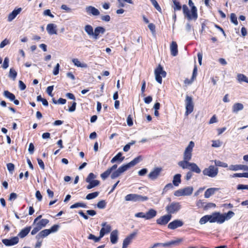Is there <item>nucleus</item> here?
Segmentation results:
<instances>
[{"mask_svg":"<svg viewBox=\"0 0 248 248\" xmlns=\"http://www.w3.org/2000/svg\"><path fill=\"white\" fill-rule=\"evenodd\" d=\"M84 31L90 37L93 38V29L90 25H86L84 27Z\"/></svg>","mask_w":248,"mask_h":248,"instance_id":"nucleus-30","label":"nucleus"},{"mask_svg":"<svg viewBox=\"0 0 248 248\" xmlns=\"http://www.w3.org/2000/svg\"><path fill=\"white\" fill-rule=\"evenodd\" d=\"M110 170L108 169L106 171L101 174V177L103 180H105L111 173Z\"/></svg>","mask_w":248,"mask_h":248,"instance_id":"nucleus-50","label":"nucleus"},{"mask_svg":"<svg viewBox=\"0 0 248 248\" xmlns=\"http://www.w3.org/2000/svg\"><path fill=\"white\" fill-rule=\"evenodd\" d=\"M124 158V157L122 156V154L121 152H120L112 158V159L111 160V163H113L118 160L120 161V162H122L123 161Z\"/></svg>","mask_w":248,"mask_h":248,"instance_id":"nucleus-34","label":"nucleus"},{"mask_svg":"<svg viewBox=\"0 0 248 248\" xmlns=\"http://www.w3.org/2000/svg\"><path fill=\"white\" fill-rule=\"evenodd\" d=\"M18 83H19V88H20V89L22 91L23 90H24L26 88V85L23 83V82L21 80H19V82H18Z\"/></svg>","mask_w":248,"mask_h":248,"instance_id":"nucleus-61","label":"nucleus"},{"mask_svg":"<svg viewBox=\"0 0 248 248\" xmlns=\"http://www.w3.org/2000/svg\"><path fill=\"white\" fill-rule=\"evenodd\" d=\"M190 162L188 160L183 159V160L179 161L178 163V165L183 169H187L190 167Z\"/></svg>","mask_w":248,"mask_h":248,"instance_id":"nucleus-33","label":"nucleus"},{"mask_svg":"<svg viewBox=\"0 0 248 248\" xmlns=\"http://www.w3.org/2000/svg\"><path fill=\"white\" fill-rule=\"evenodd\" d=\"M31 229V227H26L22 229L18 234V236L20 238H24L30 232Z\"/></svg>","mask_w":248,"mask_h":248,"instance_id":"nucleus-32","label":"nucleus"},{"mask_svg":"<svg viewBox=\"0 0 248 248\" xmlns=\"http://www.w3.org/2000/svg\"><path fill=\"white\" fill-rule=\"evenodd\" d=\"M106 206V202L104 200H102L98 202L97 207L99 209H104Z\"/></svg>","mask_w":248,"mask_h":248,"instance_id":"nucleus-52","label":"nucleus"},{"mask_svg":"<svg viewBox=\"0 0 248 248\" xmlns=\"http://www.w3.org/2000/svg\"><path fill=\"white\" fill-rule=\"evenodd\" d=\"M244 108V105L240 103H236L233 104L232 107V111L234 113H237L238 111L243 110Z\"/></svg>","mask_w":248,"mask_h":248,"instance_id":"nucleus-24","label":"nucleus"},{"mask_svg":"<svg viewBox=\"0 0 248 248\" xmlns=\"http://www.w3.org/2000/svg\"><path fill=\"white\" fill-rule=\"evenodd\" d=\"M49 223V220L47 219H42L37 223L36 225L40 229H42L45 227Z\"/></svg>","mask_w":248,"mask_h":248,"instance_id":"nucleus-35","label":"nucleus"},{"mask_svg":"<svg viewBox=\"0 0 248 248\" xmlns=\"http://www.w3.org/2000/svg\"><path fill=\"white\" fill-rule=\"evenodd\" d=\"M216 204L212 202H209L206 204V205L204 206V208L205 209H208L209 208H214L216 207Z\"/></svg>","mask_w":248,"mask_h":248,"instance_id":"nucleus-57","label":"nucleus"},{"mask_svg":"<svg viewBox=\"0 0 248 248\" xmlns=\"http://www.w3.org/2000/svg\"><path fill=\"white\" fill-rule=\"evenodd\" d=\"M173 184L171 183H169L167 184L163 189L162 194H164L170 189H172L173 188Z\"/></svg>","mask_w":248,"mask_h":248,"instance_id":"nucleus-43","label":"nucleus"},{"mask_svg":"<svg viewBox=\"0 0 248 248\" xmlns=\"http://www.w3.org/2000/svg\"><path fill=\"white\" fill-rule=\"evenodd\" d=\"M238 190L248 189V185L239 184L237 186Z\"/></svg>","mask_w":248,"mask_h":248,"instance_id":"nucleus-62","label":"nucleus"},{"mask_svg":"<svg viewBox=\"0 0 248 248\" xmlns=\"http://www.w3.org/2000/svg\"><path fill=\"white\" fill-rule=\"evenodd\" d=\"M59 228V226L58 225H54L51 227L50 229H49V231H50V233L52 232H55L58 231Z\"/></svg>","mask_w":248,"mask_h":248,"instance_id":"nucleus-58","label":"nucleus"},{"mask_svg":"<svg viewBox=\"0 0 248 248\" xmlns=\"http://www.w3.org/2000/svg\"><path fill=\"white\" fill-rule=\"evenodd\" d=\"M34 150V146L32 143H30L29 146L28 151L30 154L32 155Z\"/></svg>","mask_w":248,"mask_h":248,"instance_id":"nucleus-60","label":"nucleus"},{"mask_svg":"<svg viewBox=\"0 0 248 248\" xmlns=\"http://www.w3.org/2000/svg\"><path fill=\"white\" fill-rule=\"evenodd\" d=\"M136 234V232H133L127 236L123 241L122 248H127Z\"/></svg>","mask_w":248,"mask_h":248,"instance_id":"nucleus-13","label":"nucleus"},{"mask_svg":"<svg viewBox=\"0 0 248 248\" xmlns=\"http://www.w3.org/2000/svg\"><path fill=\"white\" fill-rule=\"evenodd\" d=\"M19 241L17 237H14L11 239H4L2 240V243L7 246H13L16 244Z\"/></svg>","mask_w":248,"mask_h":248,"instance_id":"nucleus-17","label":"nucleus"},{"mask_svg":"<svg viewBox=\"0 0 248 248\" xmlns=\"http://www.w3.org/2000/svg\"><path fill=\"white\" fill-rule=\"evenodd\" d=\"M21 8H18L14 10L11 13L9 14L7 20L9 22L12 21L14 18H15L16 16L21 12Z\"/></svg>","mask_w":248,"mask_h":248,"instance_id":"nucleus-21","label":"nucleus"},{"mask_svg":"<svg viewBox=\"0 0 248 248\" xmlns=\"http://www.w3.org/2000/svg\"><path fill=\"white\" fill-rule=\"evenodd\" d=\"M180 209L181 205L179 202H172L166 207V211L170 215L176 213Z\"/></svg>","mask_w":248,"mask_h":248,"instance_id":"nucleus-7","label":"nucleus"},{"mask_svg":"<svg viewBox=\"0 0 248 248\" xmlns=\"http://www.w3.org/2000/svg\"><path fill=\"white\" fill-rule=\"evenodd\" d=\"M9 58L8 57L5 58V59L4 60L3 63L2 65V67L4 69H7L8 67V66H9Z\"/></svg>","mask_w":248,"mask_h":248,"instance_id":"nucleus-53","label":"nucleus"},{"mask_svg":"<svg viewBox=\"0 0 248 248\" xmlns=\"http://www.w3.org/2000/svg\"><path fill=\"white\" fill-rule=\"evenodd\" d=\"M110 238V241L112 244H114L117 242L118 239V232L117 230H114L111 232Z\"/></svg>","mask_w":248,"mask_h":248,"instance_id":"nucleus-27","label":"nucleus"},{"mask_svg":"<svg viewBox=\"0 0 248 248\" xmlns=\"http://www.w3.org/2000/svg\"><path fill=\"white\" fill-rule=\"evenodd\" d=\"M173 9L174 11H179L181 9V5H180L179 2L177 1L176 0H173Z\"/></svg>","mask_w":248,"mask_h":248,"instance_id":"nucleus-45","label":"nucleus"},{"mask_svg":"<svg viewBox=\"0 0 248 248\" xmlns=\"http://www.w3.org/2000/svg\"><path fill=\"white\" fill-rule=\"evenodd\" d=\"M215 166L221 167L223 168H227L228 167V164L226 163L221 162L219 160H215L214 161Z\"/></svg>","mask_w":248,"mask_h":248,"instance_id":"nucleus-44","label":"nucleus"},{"mask_svg":"<svg viewBox=\"0 0 248 248\" xmlns=\"http://www.w3.org/2000/svg\"><path fill=\"white\" fill-rule=\"evenodd\" d=\"M7 168L9 171L12 173L15 169V165L11 163H8L7 164Z\"/></svg>","mask_w":248,"mask_h":248,"instance_id":"nucleus-55","label":"nucleus"},{"mask_svg":"<svg viewBox=\"0 0 248 248\" xmlns=\"http://www.w3.org/2000/svg\"><path fill=\"white\" fill-rule=\"evenodd\" d=\"M218 173V169L214 165H210L202 170V173L204 176H207L210 178L216 177Z\"/></svg>","mask_w":248,"mask_h":248,"instance_id":"nucleus-3","label":"nucleus"},{"mask_svg":"<svg viewBox=\"0 0 248 248\" xmlns=\"http://www.w3.org/2000/svg\"><path fill=\"white\" fill-rule=\"evenodd\" d=\"M161 170L162 169L161 168L158 167L155 168L152 171L150 172V173L149 174V178L152 180H155L156 179L157 177L159 176Z\"/></svg>","mask_w":248,"mask_h":248,"instance_id":"nucleus-20","label":"nucleus"},{"mask_svg":"<svg viewBox=\"0 0 248 248\" xmlns=\"http://www.w3.org/2000/svg\"><path fill=\"white\" fill-rule=\"evenodd\" d=\"M126 121H127V125L129 126H132L133 125V120H132V117H131V116L130 115H129L127 117Z\"/></svg>","mask_w":248,"mask_h":248,"instance_id":"nucleus-63","label":"nucleus"},{"mask_svg":"<svg viewBox=\"0 0 248 248\" xmlns=\"http://www.w3.org/2000/svg\"><path fill=\"white\" fill-rule=\"evenodd\" d=\"M193 191V188L192 186H187L175 191L174 195L176 197L189 196L191 195Z\"/></svg>","mask_w":248,"mask_h":248,"instance_id":"nucleus-6","label":"nucleus"},{"mask_svg":"<svg viewBox=\"0 0 248 248\" xmlns=\"http://www.w3.org/2000/svg\"><path fill=\"white\" fill-rule=\"evenodd\" d=\"M186 111L185 114L188 115L193 111L194 104L192 98L191 96L186 95Z\"/></svg>","mask_w":248,"mask_h":248,"instance_id":"nucleus-9","label":"nucleus"},{"mask_svg":"<svg viewBox=\"0 0 248 248\" xmlns=\"http://www.w3.org/2000/svg\"><path fill=\"white\" fill-rule=\"evenodd\" d=\"M190 167V170L192 171L195 172L197 173H201V170L196 163H191Z\"/></svg>","mask_w":248,"mask_h":248,"instance_id":"nucleus-37","label":"nucleus"},{"mask_svg":"<svg viewBox=\"0 0 248 248\" xmlns=\"http://www.w3.org/2000/svg\"><path fill=\"white\" fill-rule=\"evenodd\" d=\"M231 21L235 25H238V21L237 20V17L235 14L232 13L230 15Z\"/></svg>","mask_w":248,"mask_h":248,"instance_id":"nucleus-47","label":"nucleus"},{"mask_svg":"<svg viewBox=\"0 0 248 248\" xmlns=\"http://www.w3.org/2000/svg\"><path fill=\"white\" fill-rule=\"evenodd\" d=\"M46 30L49 35L57 34V25L53 23H49L47 25Z\"/></svg>","mask_w":248,"mask_h":248,"instance_id":"nucleus-16","label":"nucleus"},{"mask_svg":"<svg viewBox=\"0 0 248 248\" xmlns=\"http://www.w3.org/2000/svg\"><path fill=\"white\" fill-rule=\"evenodd\" d=\"M195 143L193 141H190L188 145L186 148L183 155V159L190 161L192 158V153Z\"/></svg>","mask_w":248,"mask_h":248,"instance_id":"nucleus-5","label":"nucleus"},{"mask_svg":"<svg viewBox=\"0 0 248 248\" xmlns=\"http://www.w3.org/2000/svg\"><path fill=\"white\" fill-rule=\"evenodd\" d=\"M96 178V176L95 174L92 172L90 173L86 179V182L87 183L90 182L91 181H93L95 180L94 179Z\"/></svg>","mask_w":248,"mask_h":248,"instance_id":"nucleus-46","label":"nucleus"},{"mask_svg":"<svg viewBox=\"0 0 248 248\" xmlns=\"http://www.w3.org/2000/svg\"><path fill=\"white\" fill-rule=\"evenodd\" d=\"M229 170L233 171L240 170V165H231L229 167Z\"/></svg>","mask_w":248,"mask_h":248,"instance_id":"nucleus-49","label":"nucleus"},{"mask_svg":"<svg viewBox=\"0 0 248 248\" xmlns=\"http://www.w3.org/2000/svg\"><path fill=\"white\" fill-rule=\"evenodd\" d=\"M207 221H209L210 223H211V217L210 215H205L202 217L200 219L199 223L202 225L206 223Z\"/></svg>","mask_w":248,"mask_h":248,"instance_id":"nucleus-38","label":"nucleus"},{"mask_svg":"<svg viewBox=\"0 0 248 248\" xmlns=\"http://www.w3.org/2000/svg\"><path fill=\"white\" fill-rule=\"evenodd\" d=\"M17 74V73L16 70L13 68H11L10 69L8 77L14 81L16 80Z\"/></svg>","mask_w":248,"mask_h":248,"instance_id":"nucleus-40","label":"nucleus"},{"mask_svg":"<svg viewBox=\"0 0 248 248\" xmlns=\"http://www.w3.org/2000/svg\"><path fill=\"white\" fill-rule=\"evenodd\" d=\"M53 90V86H48L47 88H46V93H48V94L50 96H53V94L52 93V92Z\"/></svg>","mask_w":248,"mask_h":248,"instance_id":"nucleus-59","label":"nucleus"},{"mask_svg":"<svg viewBox=\"0 0 248 248\" xmlns=\"http://www.w3.org/2000/svg\"><path fill=\"white\" fill-rule=\"evenodd\" d=\"M151 3L154 6V7L155 8V9L158 11H161V9L160 6L158 5L157 2L156 0H150Z\"/></svg>","mask_w":248,"mask_h":248,"instance_id":"nucleus-54","label":"nucleus"},{"mask_svg":"<svg viewBox=\"0 0 248 248\" xmlns=\"http://www.w3.org/2000/svg\"><path fill=\"white\" fill-rule=\"evenodd\" d=\"M156 214L157 212L155 210L153 209H150L145 214V219L149 220L153 218L156 216Z\"/></svg>","mask_w":248,"mask_h":248,"instance_id":"nucleus-26","label":"nucleus"},{"mask_svg":"<svg viewBox=\"0 0 248 248\" xmlns=\"http://www.w3.org/2000/svg\"><path fill=\"white\" fill-rule=\"evenodd\" d=\"M127 170L125 168L124 165L120 167L116 170L113 172L111 175V178L114 179L119 177L122 173L126 171Z\"/></svg>","mask_w":248,"mask_h":248,"instance_id":"nucleus-15","label":"nucleus"},{"mask_svg":"<svg viewBox=\"0 0 248 248\" xmlns=\"http://www.w3.org/2000/svg\"><path fill=\"white\" fill-rule=\"evenodd\" d=\"M181 175L180 174H176L173 177L172 184L175 186H178L181 183Z\"/></svg>","mask_w":248,"mask_h":248,"instance_id":"nucleus-29","label":"nucleus"},{"mask_svg":"<svg viewBox=\"0 0 248 248\" xmlns=\"http://www.w3.org/2000/svg\"><path fill=\"white\" fill-rule=\"evenodd\" d=\"M106 29L101 26L96 27L93 31V39L97 40L99 38V36L105 33Z\"/></svg>","mask_w":248,"mask_h":248,"instance_id":"nucleus-11","label":"nucleus"},{"mask_svg":"<svg viewBox=\"0 0 248 248\" xmlns=\"http://www.w3.org/2000/svg\"><path fill=\"white\" fill-rule=\"evenodd\" d=\"M237 79L240 82H245L248 83V78L244 74H238L237 75Z\"/></svg>","mask_w":248,"mask_h":248,"instance_id":"nucleus-39","label":"nucleus"},{"mask_svg":"<svg viewBox=\"0 0 248 248\" xmlns=\"http://www.w3.org/2000/svg\"><path fill=\"white\" fill-rule=\"evenodd\" d=\"M183 222L182 221L178 219L174 220V221L170 222L168 225V228L174 230L178 227H181L183 225Z\"/></svg>","mask_w":248,"mask_h":248,"instance_id":"nucleus-14","label":"nucleus"},{"mask_svg":"<svg viewBox=\"0 0 248 248\" xmlns=\"http://www.w3.org/2000/svg\"><path fill=\"white\" fill-rule=\"evenodd\" d=\"M86 12L89 15L97 16L100 15L99 10L92 6H87L85 8Z\"/></svg>","mask_w":248,"mask_h":248,"instance_id":"nucleus-18","label":"nucleus"},{"mask_svg":"<svg viewBox=\"0 0 248 248\" xmlns=\"http://www.w3.org/2000/svg\"><path fill=\"white\" fill-rule=\"evenodd\" d=\"M234 215V213L229 211L227 213L221 214L219 212H214L210 215L211 223L217 222L219 224L223 223L226 220H229Z\"/></svg>","mask_w":248,"mask_h":248,"instance_id":"nucleus-1","label":"nucleus"},{"mask_svg":"<svg viewBox=\"0 0 248 248\" xmlns=\"http://www.w3.org/2000/svg\"><path fill=\"white\" fill-rule=\"evenodd\" d=\"M219 190L218 188L212 187L208 188L204 193V197L205 198H209L210 196L214 195L216 192Z\"/></svg>","mask_w":248,"mask_h":248,"instance_id":"nucleus-23","label":"nucleus"},{"mask_svg":"<svg viewBox=\"0 0 248 248\" xmlns=\"http://www.w3.org/2000/svg\"><path fill=\"white\" fill-rule=\"evenodd\" d=\"M102 237H100V235H99V237H96L95 236H94V235L92 234H90L88 238L89 239H92L95 242H99L101 238Z\"/></svg>","mask_w":248,"mask_h":248,"instance_id":"nucleus-51","label":"nucleus"},{"mask_svg":"<svg viewBox=\"0 0 248 248\" xmlns=\"http://www.w3.org/2000/svg\"><path fill=\"white\" fill-rule=\"evenodd\" d=\"M79 207L84 208V207H86V205L83 203L77 202V203H76L70 206V208L73 209V208H78Z\"/></svg>","mask_w":248,"mask_h":248,"instance_id":"nucleus-48","label":"nucleus"},{"mask_svg":"<svg viewBox=\"0 0 248 248\" xmlns=\"http://www.w3.org/2000/svg\"><path fill=\"white\" fill-rule=\"evenodd\" d=\"M126 201H132L134 202H143L148 200L147 196H143L136 194H129L127 195L125 198Z\"/></svg>","mask_w":248,"mask_h":248,"instance_id":"nucleus-4","label":"nucleus"},{"mask_svg":"<svg viewBox=\"0 0 248 248\" xmlns=\"http://www.w3.org/2000/svg\"><path fill=\"white\" fill-rule=\"evenodd\" d=\"M101 228L99 235L100 237H103L106 234L108 233L111 230V228L110 225L108 224L107 222H103L101 224Z\"/></svg>","mask_w":248,"mask_h":248,"instance_id":"nucleus-10","label":"nucleus"},{"mask_svg":"<svg viewBox=\"0 0 248 248\" xmlns=\"http://www.w3.org/2000/svg\"><path fill=\"white\" fill-rule=\"evenodd\" d=\"M183 11L184 16L187 18L188 21H196L198 18L197 9L196 7H192V9L190 11L186 5H183Z\"/></svg>","mask_w":248,"mask_h":248,"instance_id":"nucleus-2","label":"nucleus"},{"mask_svg":"<svg viewBox=\"0 0 248 248\" xmlns=\"http://www.w3.org/2000/svg\"><path fill=\"white\" fill-rule=\"evenodd\" d=\"M50 234V231L49 229H45L41 231L36 236L35 238L37 240H40L41 238H44Z\"/></svg>","mask_w":248,"mask_h":248,"instance_id":"nucleus-25","label":"nucleus"},{"mask_svg":"<svg viewBox=\"0 0 248 248\" xmlns=\"http://www.w3.org/2000/svg\"><path fill=\"white\" fill-rule=\"evenodd\" d=\"M87 183H89V184L86 186L87 189H92L94 187L100 185V181L98 180H94L93 181H91L90 182Z\"/></svg>","mask_w":248,"mask_h":248,"instance_id":"nucleus-36","label":"nucleus"},{"mask_svg":"<svg viewBox=\"0 0 248 248\" xmlns=\"http://www.w3.org/2000/svg\"><path fill=\"white\" fill-rule=\"evenodd\" d=\"M156 81L159 83H162V77H165L166 73L163 70V68L159 65L155 71Z\"/></svg>","mask_w":248,"mask_h":248,"instance_id":"nucleus-8","label":"nucleus"},{"mask_svg":"<svg viewBox=\"0 0 248 248\" xmlns=\"http://www.w3.org/2000/svg\"><path fill=\"white\" fill-rule=\"evenodd\" d=\"M3 95L11 101L15 99V95L8 91H5L3 92Z\"/></svg>","mask_w":248,"mask_h":248,"instance_id":"nucleus-41","label":"nucleus"},{"mask_svg":"<svg viewBox=\"0 0 248 248\" xmlns=\"http://www.w3.org/2000/svg\"><path fill=\"white\" fill-rule=\"evenodd\" d=\"M221 145V142L219 140H213L212 146L213 147H219Z\"/></svg>","mask_w":248,"mask_h":248,"instance_id":"nucleus-56","label":"nucleus"},{"mask_svg":"<svg viewBox=\"0 0 248 248\" xmlns=\"http://www.w3.org/2000/svg\"><path fill=\"white\" fill-rule=\"evenodd\" d=\"M170 50L171 54L175 56L177 55L178 53V49H177V45L175 42H172L170 46Z\"/></svg>","mask_w":248,"mask_h":248,"instance_id":"nucleus-28","label":"nucleus"},{"mask_svg":"<svg viewBox=\"0 0 248 248\" xmlns=\"http://www.w3.org/2000/svg\"><path fill=\"white\" fill-rule=\"evenodd\" d=\"M72 62L75 66L78 67L87 68L88 67L86 63H81L78 59L76 58L72 59Z\"/></svg>","mask_w":248,"mask_h":248,"instance_id":"nucleus-31","label":"nucleus"},{"mask_svg":"<svg viewBox=\"0 0 248 248\" xmlns=\"http://www.w3.org/2000/svg\"><path fill=\"white\" fill-rule=\"evenodd\" d=\"M99 192L98 191L89 193L86 195V199L88 200L93 199L96 198L99 195Z\"/></svg>","mask_w":248,"mask_h":248,"instance_id":"nucleus-42","label":"nucleus"},{"mask_svg":"<svg viewBox=\"0 0 248 248\" xmlns=\"http://www.w3.org/2000/svg\"><path fill=\"white\" fill-rule=\"evenodd\" d=\"M142 160V158L141 156H139L136 158H135L133 160L130 161L129 163L124 165L125 168L127 170L131 167H132L135 166L136 164L139 163Z\"/></svg>","mask_w":248,"mask_h":248,"instance_id":"nucleus-19","label":"nucleus"},{"mask_svg":"<svg viewBox=\"0 0 248 248\" xmlns=\"http://www.w3.org/2000/svg\"><path fill=\"white\" fill-rule=\"evenodd\" d=\"M180 241H181L180 240H178L177 241H171L165 243H155L153 245V247L156 248L157 247H161V246L164 247H170L171 246H172V245H174V244H176V243L180 242Z\"/></svg>","mask_w":248,"mask_h":248,"instance_id":"nucleus-22","label":"nucleus"},{"mask_svg":"<svg viewBox=\"0 0 248 248\" xmlns=\"http://www.w3.org/2000/svg\"><path fill=\"white\" fill-rule=\"evenodd\" d=\"M59 67H60V65L59 63H57L56 64V66L55 67V68L53 70V73L54 75H57L59 74Z\"/></svg>","mask_w":248,"mask_h":248,"instance_id":"nucleus-64","label":"nucleus"},{"mask_svg":"<svg viewBox=\"0 0 248 248\" xmlns=\"http://www.w3.org/2000/svg\"><path fill=\"white\" fill-rule=\"evenodd\" d=\"M171 217V215L163 216L156 220V223L159 225H165L170 221Z\"/></svg>","mask_w":248,"mask_h":248,"instance_id":"nucleus-12","label":"nucleus"}]
</instances>
